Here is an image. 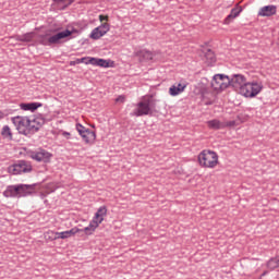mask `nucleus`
Instances as JSON below:
<instances>
[{"label":"nucleus","mask_w":279,"mask_h":279,"mask_svg":"<svg viewBox=\"0 0 279 279\" xmlns=\"http://www.w3.org/2000/svg\"><path fill=\"white\" fill-rule=\"evenodd\" d=\"M198 162L201 167H205L207 169H215V167L219 165V156L213 150H203L198 155Z\"/></svg>","instance_id":"obj_1"},{"label":"nucleus","mask_w":279,"mask_h":279,"mask_svg":"<svg viewBox=\"0 0 279 279\" xmlns=\"http://www.w3.org/2000/svg\"><path fill=\"white\" fill-rule=\"evenodd\" d=\"M263 90V83L258 82H246V84L241 87L239 94L246 99H254Z\"/></svg>","instance_id":"obj_2"},{"label":"nucleus","mask_w":279,"mask_h":279,"mask_svg":"<svg viewBox=\"0 0 279 279\" xmlns=\"http://www.w3.org/2000/svg\"><path fill=\"white\" fill-rule=\"evenodd\" d=\"M73 34L71 31L65 29L54 35L46 34L41 36L40 44L50 47V45H60L63 38H69Z\"/></svg>","instance_id":"obj_3"},{"label":"nucleus","mask_w":279,"mask_h":279,"mask_svg":"<svg viewBox=\"0 0 279 279\" xmlns=\"http://www.w3.org/2000/svg\"><path fill=\"white\" fill-rule=\"evenodd\" d=\"M151 108H154V99L145 98L136 105L131 117H145L147 114H151Z\"/></svg>","instance_id":"obj_4"},{"label":"nucleus","mask_w":279,"mask_h":279,"mask_svg":"<svg viewBox=\"0 0 279 279\" xmlns=\"http://www.w3.org/2000/svg\"><path fill=\"white\" fill-rule=\"evenodd\" d=\"M12 123L15 125L20 134L29 136V118L17 116L12 118Z\"/></svg>","instance_id":"obj_5"},{"label":"nucleus","mask_w":279,"mask_h":279,"mask_svg":"<svg viewBox=\"0 0 279 279\" xmlns=\"http://www.w3.org/2000/svg\"><path fill=\"white\" fill-rule=\"evenodd\" d=\"M230 86V76L223 74H216L211 80V88L214 90H226Z\"/></svg>","instance_id":"obj_6"},{"label":"nucleus","mask_w":279,"mask_h":279,"mask_svg":"<svg viewBox=\"0 0 279 279\" xmlns=\"http://www.w3.org/2000/svg\"><path fill=\"white\" fill-rule=\"evenodd\" d=\"M9 173L19 175L20 173H29L32 171V165L27 161L21 160L8 168Z\"/></svg>","instance_id":"obj_7"},{"label":"nucleus","mask_w":279,"mask_h":279,"mask_svg":"<svg viewBox=\"0 0 279 279\" xmlns=\"http://www.w3.org/2000/svg\"><path fill=\"white\" fill-rule=\"evenodd\" d=\"M110 32V24L104 22L100 26L94 28L89 35L93 40H99Z\"/></svg>","instance_id":"obj_8"},{"label":"nucleus","mask_w":279,"mask_h":279,"mask_svg":"<svg viewBox=\"0 0 279 279\" xmlns=\"http://www.w3.org/2000/svg\"><path fill=\"white\" fill-rule=\"evenodd\" d=\"M247 84V78L242 74H235L230 78V86L238 90V93L241 92V88Z\"/></svg>","instance_id":"obj_9"},{"label":"nucleus","mask_w":279,"mask_h":279,"mask_svg":"<svg viewBox=\"0 0 279 279\" xmlns=\"http://www.w3.org/2000/svg\"><path fill=\"white\" fill-rule=\"evenodd\" d=\"M45 125L43 118L28 119V136L29 134H36Z\"/></svg>","instance_id":"obj_10"},{"label":"nucleus","mask_w":279,"mask_h":279,"mask_svg":"<svg viewBox=\"0 0 279 279\" xmlns=\"http://www.w3.org/2000/svg\"><path fill=\"white\" fill-rule=\"evenodd\" d=\"M187 86L189 83L186 81L175 83L169 88V95H171V97H178V95H181V93H184V90H186Z\"/></svg>","instance_id":"obj_11"},{"label":"nucleus","mask_w":279,"mask_h":279,"mask_svg":"<svg viewBox=\"0 0 279 279\" xmlns=\"http://www.w3.org/2000/svg\"><path fill=\"white\" fill-rule=\"evenodd\" d=\"M17 197H27L36 191V184H17Z\"/></svg>","instance_id":"obj_12"},{"label":"nucleus","mask_w":279,"mask_h":279,"mask_svg":"<svg viewBox=\"0 0 279 279\" xmlns=\"http://www.w3.org/2000/svg\"><path fill=\"white\" fill-rule=\"evenodd\" d=\"M31 158H33V160H37V162H49V160H51V153L41 149L39 151L32 153Z\"/></svg>","instance_id":"obj_13"},{"label":"nucleus","mask_w":279,"mask_h":279,"mask_svg":"<svg viewBox=\"0 0 279 279\" xmlns=\"http://www.w3.org/2000/svg\"><path fill=\"white\" fill-rule=\"evenodd\" d=\"M81 230L78 228H72L71 230L62 232L50 231L48 234H59V236H52V241H58V239H71V236H75V234H77Z\"/></svg>","instance_id":"obj_14"},{"label":"nucleus","mask_w":279,"mask_h":279,"mask_svg":"<svg viewBox=\"0 0 279 279\" xmlns=\"http://www.w3.org/2000/svg\"><path fill=\"white\" fill-rule=\"evenodd\" d=\"M278 12L276 5H266L259 9L258 16H274Z\"/></svg>","instance_id":"obj_15"},{"label":"nucleus","mask_w":279,"mask_h":279,"mask_svg":"<svg viewBox=\"0 0 279 279\" xmlns=\"http://www.w3.org/2000/svg\"><path fill=\"white\" fill-rule=\"evenodd\" d=\"M107 215H108V208H106V206H101L95 214L93 220L96 221L98 225H100L104 221V217H106Z\"/></svg>","instance_id":"obj_16"},{"label":"nucleus","mask_w":279,"mask_h":279,"mask_svg":"<svg viewBox=\"0 0 279 279\" xmlns=\"http://www.w3.org/2000/svg\"><path fill=\"white\" fill-rule=\"evenodd\" d=\"M88 64H93L94 66H102V69H108L110 66V62L108 60L97 58H89Z\"/></svg>","instance_id":"obj_17"},{"label":"nucleus","mask_w":279,"mask_h":279,"mask_svg":"<svg viewBox=\"0 0 279 279\" xmlns=\"http://www.w3.org/2000/svg\"><path fill=\"white\" fill-rule=\"evenodd\" d=\"M84 143L93 144L95 143V140L97 138V134L94 131H90L89 129L85 131L83 134H81Z\"/></svg>","instance_id":"obj_18"},{"label":"nucleus","mask_w":279,"mask_h":279,"mask_svg":"<svg viewBox=\"0 0 279 279\" xmlns=\"http://www.w3.org/2000/svg\"><path fill=\"white\" fill-rule=\"evenodd\" d=\"M3 195L4 197H19V185H9Z\"/></svg>","instance_id":"obj_19"},{"label":"nucleus","mask_w":279,"mask_h":279,"mask_svg":"<svg viewBox=\"0 0 279 279\" xmlns=\"http://www.w3.org/2000/svg\"><path fill=\"white\" fill-rule=\"evenodd\" d=\"M97 228H99V222L93 219L89 222V226L85 227L84 229H80V232H84L85 234L90 235L93 232H95V230H97Z\"/></svg>","instance_id":"obj_20"},{"label":"nucleus","mask_w":279,"mask_h":279,"mask_svg":"<svg viewBox=\"0 0 279 279\" xmlns=\"http://www.w3.org/2000/svg\"><path fill=\"white\" fill-rule=\"evenodd\" d=\"M20 107L22 110H31V112H34V110H38V108H43V104L28 102V104H21Z\"/></svg>","instance_id":"obj_21"},{"label":"nucleus","mask_w":279,"mask_h":279,"mask_svg":"<svg viewBox=\"0 0 279 279\" xmlns=\"http://www.w3.org/2000/svg\"><path fill=\"white\" fill-rule=\"evenodd\" d=\"M207 125L211 130H223L226 128V124L219 120H210L207 122Z\"/></svg>","instance_id":"obj_22"},{"label":"nucleus","mask_w":279,"mask_h":279,"mask_svg":"<svg viewBox=\"0 0 279 279\" xmlns=\"http://www.w3.org/2000/svg\"><path fill=\"white\" fill-rule=\"evenodd\" d=\"M135 56L137 58H140L142 61L143 60H153V58H154L151 52H149L147 50H140V51L135 52Z\"/></svg>","instance_id":"obj_23"},{"label":"nucleus","mask_w":279,"mask_h":279,"mask_svg":"<svg viewBox=\"0 0 279 279\" xmlns=\"http://www.w3.org/2000/svg\"><path fill=\"white\" fill-rule=\"evenodd\" d=\"M34 36H36L34 33H26L24 35H19L16 40L20 43H32V40H34Z\"/></svg>","instance_id":"obj_24"},{"label":"nucleus","mask_w":279,"mask_h":279,"mask_svg":"<svg viewBox=\"0 0 279 279\" xmlns=\"http://www.w3.org/2000/svg\"><path fill=\"white\" fill-rule=\"evenodd\" d=\"M239 14H241V10L232 9L230 14L225 20L226 25H228L230 23V21H232L233 19H236V16H239Z\"/></svg>","instance_id":"obj_25"},{"label":"nucleus","mask_w":279,"mask_h":279,"mask_svg":"<svg viewBox=\"0 0 279 279\" xmlns=\"http://www.w3.org/2000/svg\"><path fill=\"white\" fill-rule=\"evenodd\" d=\"M267 267H268V269H271V270L278 269V267H279V255L269 259V262L267 263Z\"/></svg>","instance_id":"obj_26"},{"label":"nucleus","mask_w":279,"mask_h":279,"mask_svg":"<svg viewBox=\"0 0 279 279\" xmlns=\"http://www.w3.org/2000/svg\"><path fill=\"white\" fill-rule=\"evenodd\" d=\"M1 135L3 138H9V141H12V130L9 125H4L1 131Z\"/></svg>","instance_id":"obj_27"},{"label":"nucleus","mask_w":279,"mask_h":279,"mask_svg":"<svg viewBox=\"0 0 279 279\" xmlns=\"http://www.w3.org/2000/svg\"><path fill=\"white\" fill-rule=\"evenodd\" d=\"M205 58L208 64H214V62H216L215 52H213V50L210 49H208L207 52L205 53Z\"/></svg>","instance_id":"obj_28"},{"label":"nucleus","mask_w":279,"mask_h":279,"mask_svg":"<svg viewBox=\"0 0 279 279\" xmlns=\"http://www.w3.org/2000/svg\"><path fill=\"white\" fill-rule=\"evenodd\" d=\"M74 0H53L54 3H65L64 7L62 8L64 10V8H69V5H71V3H73Z\"/></svg>","instance_id":"obj_29"},{"label":"nucleus","mask_w":279,"mask_h":279,"mask_svg":"<svg viewBox=\"0 0 279 279\" xmlns=\"http://www.w3.org/2000/svg\"><path fill=\"white\" fill-rule=\"evenodd\" d=\"M88 129H85L84 125L77 123L76 124V131L78 132L80 136H82V134H84Z\"/></svg>","instance_id":"obj_30"},{"label":"nucleus","mask_w":279,"mask_h":279,"mask_svg":"<svg viewBox=\"0 0 279 279\" xmlns=\"http://www.w3.org/2000/svg\"><path fill=\"white\" fill-rule=\"evenodd\" d=\"M222 123L225 124V128H234L236 125L235 121H228Z\"/></svg>","instance_id":"obj_31"},{"label":"nucleus","mask_w":279,"mask_h":279,"mask_svg":"<svg viewBox=\"0 0 279 279\" xmlns=\"http://www.w3.org/2000/svg\"><path fill=\"white\" fill-rule=\"evenodd\" d=\"M117 104H124L125 102V96H119L117 99H116Z\"/></svg>","instance_id":"obj_32"},{"label":"nucleus","mask_w":279,"mask_h":279,"mask_svg":"<svg viewBox=\"0 0 279 279\" xmlns=\"http://www.w3.org/2000/svg\"><path fill=\"white\" fill-rule=\"evenodd\" d=\"M99 21H100V23H104V21H108V16L107 15H99Z\"/></svg>","instance_id":"obj_33"},{"label":"nucleus","mask_w":279,"mask_h":279,"mask_svg":"<svg viewBox=\"0 0 279 279\" xmlns=\"http://www.w3.org/2000/svg\"><path fill=\"white\" fill-rule=\"evenodd\" d=\"M52 236H60V234H50L48 239H51V241H53Z\"/></svg>","instance_id":"obj_34"}]
</instances>
